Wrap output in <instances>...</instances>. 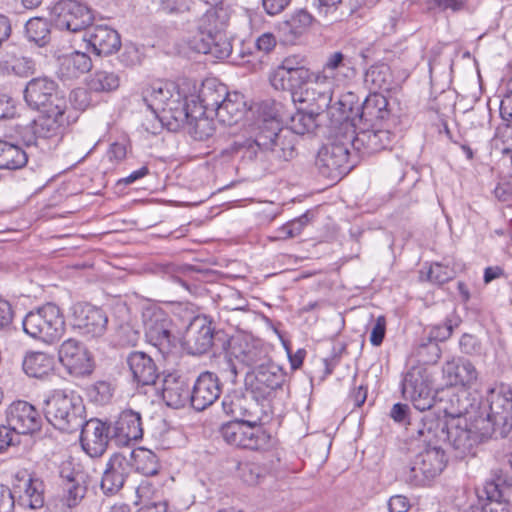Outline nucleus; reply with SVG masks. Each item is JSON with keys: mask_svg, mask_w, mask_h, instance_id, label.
<instances>
[{"mask_svg": "<svg viewBox=\"0 0 512 512\" xmlns=\"http://www.w3.org/2000/svg\"><path fill=\"white\" fill-rule=\"evenodd\" d=\"M433 2L442 11L451 10L455 13L470 10L469 0H433Z\"/></svg>", "mask_w": 512, "mask_h": 512, "instance_id": "nucleus-62", "label": "nucleus"}, {"mask_svg": "<svg viewBox=\"0 0 512 512\" xmlns=\"http://www.w3.org/2000/svg\"><path fill=\"white\" fill-rule=\"evenodd\" d=\"M343 128L347 140L352 142V148L363 154H372L391 146L395 135L387 129H369L368 126H358L355 118L345 119Z\"/></svg>", "mask_w": 512, "mask_h": 512, "instance_id": "nucleus-7", "label": "nucleus"}, {"mask_svg": "<svg viewBox=\"0 0 512 512\" xmlns=\"http://www.w3.org/2000/svg\"><path fill=\"white\" fill-rule=\"evenodd\" d=\"M35 70V62L23 55H7L0 60V76L28 77Z\"/></svg>", "mask_w": 512, "mask_h": 512, "instance_id": "nucleus-46", "label": "nucleus"}, {"mask_svg": "<svg viewBox=\"0 0 512 512\" xmlns=\"http://www.w3.org/2000/svg\"><path fill=\"white\" fill-rule=\"evenodd\" d=\"M131 472V463L124 453L113 454L106 464L100 488L105 495H115L124 486Z\"/></svg>", "mask_w": 512, "mask_h": 512, "instance_id": "nucleus-24", "label": "nucleus"}, {"mask_svg": "<svg viewBox=\"0 0 512 512\" xmlns=\"http://www.w3.org/2000/svg\"><path fill=\"white\" fill-rule=\"evenodd\" d=\"M190 271V267H177L173 264H165L161 266V272L164 277L173 283L181 286L184 290H189V284L185 279L186 274Z\"/></svg>", "mask_w": 512, "mask_h": 512, "instance_id": "nucleus-56", "label": "nucleus"}, {"mask_svg": "<svg viewBox=\"0 0 512 512\" xmlns=\"http://www.w3.org/2000/svg\"><path fill=\"white\" fill-rule=\"evenodd\" d=\"M332 94L333 86L314 74L302 90L295 93L293 102L305 104L306 109L322 113L330 106Z\"/></svg>", "mask_w": 512, "mask_h": 512, "instance_id": "nucleus-18", "label": "nucleus"}, {"mask_svg": "<svg viewBox=\"0 0 512 512\" xmlns=\"http://www.w3.org/2000/svg\"><path fill=\"white\" fill-rule=\"evenodd\" d=\"M162 398L167 406L179 409L191 403V388L187 380L177 373L165 375L162 384Z\"/></svg>", "mask_w": 512, "mask_h": 512, "instance_id": "nucleus-32", "label": "nucleus"}, {"mask_svg": "<svg viewBox=\"0 0 512 512\" xmlns=\"http://www.w3.org/2000/svg\"><path fill=\"white\" fill-rule=\"evenodd\" d=\"M460 323V319L452 315L451 317H447L444 324L433 326L429 329V331H425L423 336L429 339L431 342H443L447 340L455 327H457Z\"/></svg>", "mask_w": 512, "mask_h": 512, "instance_id": "nucleus-54", "label": "nucleus"}, {"mask_svg": "<svg viewBox=\"0 0 512 512\" xmlns=\"http://www.w3.org/2000/svg\"><path fill=\"white\" fill-rule=\"evenodd\" d=\"M146 341L163 355L171 352L175 345L172 320L159 308H148L142 314Z\"/></svg>", "mask_w": 512, "mask_h": 512, "instance_id": "nucleus-8", "label": "nucleus"}, {"mask_svg": "<svg viewBox=\"0 0 512 512\" xmlns=\"http://www.w3.org/2000/svg\"><path fill=\"white\" fill-rule=\"evenodd\" d=\"M246 113V103L243 95L237 92L230 93L224 103L218 107L215 115L218 121L224 125L237 124Z\"/></svg>", "mask_w": 512, "mask_h": 512, "instance_id": "nucleus-39", "label": "nucleus"}, {"mask_svg": "<svg viewBox=\"0 0 512 512\" xmlns=\"http://www.w3.org/2000/svg\"><path fill=\"white\" fill-rule=\"evenodd\" d=\"M24 99L35 110L67 109V101L58 91L57 83L47 77L31 79L25 87Z\"/></svg>", "mask_w": 512, "mask_h": 512, "instance_id": "nucleus-10", "label": "nucleus"}, {"mask_svg": "<svg viewBox=\"0 0 512 512\" xmlns=\"http://www.w3.org/2000/svg\"><path fill=\"white\" fill-rule=\"evenodd\" d=\"M415 354L419 362L423 364H434L439 360L441 350L436 342H431L425 336H422L415 348Z\"/></svg>", "mask_w": 512, "mask_h": 512, "instance_id": "nucleus-53", "label": "nucleus"}, {"mask_svg": "<svg viewBox=\"0 0 512 512\" xmlns=\"http://www.w3.org/2000/svg\"><path fill=\"white\" fill-rule=\"evenodd\" d=\"M402 392L420 412L430 410L434 406L435 398L432 389L419 369H412L405 375L402 381Z\"/></svg>", "mask_w": 512, "mask_h": 512, "instance_id": "nucleus-17", "label": "nucleus"}, {"mask_svg": "<svg viewBox=\"0 0 512 512\" xmlns=\"http://www.w3.org/2000/svg\"><path fill=\"white\" fill-rule=\"evenodd\" d=\"M214 328L205 318L195 317L184 335V345L189 354L202 355L213 345Z\"/></svg>", "mask_w": 512, "mask_h": 512, "instance_id": "nucleus-26", "label": "nucleus"}, {"mask_svg": "<svg viewBox=\"0 0 512 512\" xmlns=\"http://www.w3.org/2000/svg\"><path fill=\"white\" fill-rule=\"evenodd\" d=\"M321 113H316L313 110L306 109V111L298 110L291 116L290 126L287 128L292 131L297 137L307 133H312L318 127V118Z\"/></svg>", "mask_w": 512, "mask_h": 512, "instance_id": "nucleus-48", "label": "nucleus"}, {"mask_svg": "<svg viewBox=\"0 0 512 512\" xmlns=\"http://www.w3.org/2000/svg\"><path fill=\"white\" fill-rule=\"evenodd\" d=\"M286 381V373L271 359L264 365L248 373L246 383L256 399H267Z\"/></svg>", "mask_w": 512, "mask_h": 512, "instance_id": "nucleus-11", "label": "nucleus"}, {"mask_svg": "<svg viewBox=\"0 0 512 512\" xmlns=\"http://www.w3.org/2000/svg\"><path fill=\"white\" fill-rule=\"evenodd\" d=\"M312 19L309 12L299 10L292 15L291 19L286 22V25L294 36H299L311 25Z\"/></svg>", "mask_w": 512, "mask_h": 512, "instance_id": "nucleus-57", "label": "nucleus"}, {"mask_svg": "<svg viewBox=\"0 0 512 512\" xmlns=\"http://www.w3.org/2000/svg\"><path fill=\"white\" fill-rule=\"evenodd\" d=\"M54 365V357L44 352L27 353L22 363L24 372L35 378H42L50 374Z\"/></svg>", "mask_w": 512, "mask_h": 512, "instance_id": "nucleus-45", "label": "nucleus"}, {"mask_svg": "<svg viewBox=\"0 0 512 512\" xmlns=\"http://www.w3.org/2000/svg\"><path fill=\"white\" fill-rule=\"evenodd\" d=\"M80 442L83 450L91 457H100L106 451L109 441H112L111 424L93 418L84 419L80 427Z\"/></svg>", "mask_w": 512, "mask_h": 512, "instance_id": "nucleus-15", "label": "nucleus"}, {"mask_svg": "<svg viewBox=\"0 0 512 512\" xmlns=\"http://www.w3.org/2000/svg\"><path fill=\"white\" fill-rule=\"evenodd\" d=\"M221 391L218 376L210 371L202 372L191 389V406L197 411H203L220 397Z\"/></svg>", "mask_w": 512, "mask_h": 512, "instance_id": "nucleus-25", "label": "nucleus"}, {"mask_svg": "<svg viewBox=\"0 0 512 512\" xmlns=\"http://www.w3.org/2000/svg\"><path fill=\"white\" fill-rule=\"evenodd\" d=\"M27 160V154L21 147L0 140V169H19L25 166Z\"/></svg>", "mask_w": 512, "mask_h": 512, "instance_id": "nucleus-47", "label": "nucleus"}, {"mask_svg": "<svg viewBox=\"0 0 512 512\" xmlns=\"http://www.w3.org/2000/svg\"><path fill=\"white\" fill-rule=\"evenodd\" d=\"M274 70H284L288 73L291 71H312L307 67V58L303 55H289L285 57Z\"/></svg>", "mask_w": 512, "mask_h": 512, "instance_id": "nucleus-58", "label": "nucleus"}, {"mask_svg": "<svg viewBox=\"0 0 512 512\" xmlns=\"http://www.w3.org/2000/svg\"><path fill=\"white\" fill-rule=\"evenodd\" d=\"M258 400L253 395L248 397L234 391L224 396L222 408L225 414L234 418V421L259 424L261 421V408Z\"/></svg>", "mask_w": 512, "mask_h": 512, "instance_id": "nucleus-16", "label": "nucleus"}, {"mask_svg": "<svg viewBox=\"0 0 512 512\" xmlns=\"http://www.w3.org/2000/svg\"><path fill=\"white\" fill-rule=\"evenodd\" d=\"M297 142L298 137L292 131L278 128V125L275 128L265 126L255 139L235 140L230 149L232 152L246 150L249 157L254 155L256 158L279 165L297 155Z\"/></svg>", "mask_w": 512, "mask_h": 512, "instance_id": "nucleus-2", "label": "nucleus"}, {"mask_svg": "<svg viewBox=\"0 0 512 512\" xmlns=\"http://www.w3.org/2000/svg\"><path fill=\"white\" fill-rule=\"evenodd\" d=\"M23 331L33 339L53 344L65 333V320L60 308L46 303L29 311L22 320Z\"/></svg>", "mask_w": 512, "mask_h": 512, "instance_id": "nucleus-5", "label": "nucleus"}, {"mask_svg": "<svg viewBox=\"0 0 512 512\" xmlns=\"http://www.w3.org/2000/svg\"><path fill=\"white\" fill-rule=\"evenodd\" d=\"M205 112H201L200 116L190 114L189 120L184 124L187 126L188 133L195 139L203 141L214 134V123L208 117L203 116Z\"/></svg>", "mask_w": 512, "mask_h": 512, "instance_id": "nucleus-50", "label": "nucleus"}, {"mask_svg": "<svg viewBox=\"0 0 512 512\" xmlns=\"http://www.w3.org/2000/svg\"><path fill=\"white\" fill-rule=\"evenodd\" d=\"M211 40H197V38L190 41L191 47L198 53L210 54L217 59H225L230 56L232 52V45L228 40L225 31L211 37Z\"/></svg>", "mask_w": 512, "mask_h": 512, "instance_id": "nucleus-41", "label": "nucleus"}, {"mask_svg": "<svg viewBox=\"0 0 512 512\" xmlns=\"http://www.w3.org/2000/svg\"><path fill=\"white\" fill-rule=\"evenodd\" d=\"M240 476L248 485H256L263 477V469L255 463H245L240 467Z\"/></svg>", "mask_w": 512, "mask_h": 512, "instance_id": "nucleus-60", "label": "nucleus"}, {"mask_svg": "<svg viewBox=\"0 0 512 512\" xmlns=\"http://www.w3.org/2000/svg\"><path fill=\"white\" fill-rule=\"evenodd\" d=\"M92 60L87 53L75 51L61 59L59 73L65 79H75L89 72Z\"/></svg>", "mask_w": 512, "mask_h": 512, "instance_id": "nucleus-42", "label": "nucleus"}, {"mask_svg": "<svg viewBox=\"0 0 512 512\" xmlns=\"http://www.w3.org/2000/svg\"><path fill=\"white\" fill-rule=\"evenodd\" d=\"M40 111L41 114L33 120L34 129L40 139H49L60 135L66 122V109L50 108Z\"/></svg>", "mask_w": 512, "mask_h": 512, "instance_id": "nucleus-37", "label": "nucleus"}, {"mask_svg": "<svg viewBox=\"0 0 512 512\" xmlns=\"http://www.w3.org/2000/svg\"><path fill=\"white\" fill-rule=\"evenodd\" d=\"M220 435L227 444L249 450L266 449L270 443V435L258 424L243 421H230L223 424Z\"/></svg>", "mask_w": 512, "mask_h": 512, "instance_id": "nucleus-9", "label": "nucleus"}, {"mask_svg": "<svg viewBox=\"0 0 512 512\" xmlns=\"http://www.w3.org/2000/svg\"><path fill=\"white\" fill-rule=\"evenodd\" d=\"M56 26L69 32L86 31L93 22L91 9L75 0H61L54 6Z\"/></svg>", "mask_w": 512, "mask_h": 512, "instance_id": "nucleus-13", "label": "nucleus"}, {"mask_svg": "<svg viewBox=\"0 0 512 512\" xmlns=\"http://www.w3.org/2000/svg\"><path fill=\"white\" fill-rule=\"evenodd\" d=\"M230 356L240 364L253 370L270 360L267 349L259 342L238 340L230 347Z\"/></svg>", "mask_w": 512, "mask_h": 512, "instance_id": "nucleus-30", "label": "nucleus"}, {"mask_svg": "<svg viewBox=\"0 0 512 512\" xmlns=\"http://www.w3.org/2000/svg\"><path fill=\"white\" fill-rule=\"evenodd\" d=\"M390 416L395 422L408 425L407 430L409 431L411 436L416 439H419V435L416 430H412V427L415 429L418 425L421 426L422 422L426 418H434V416H432V415H425L419 421H417L415 418L414 419L415 422H412L411 421L412 416L409 413L408 405L402 404V403H396L393 405L391 412H390Z\"/></svg>", "mask_w": 512, "mask_h": 512, "instance_id": "nucleus-52", "label": "nucleus"}, {"mask_svg": "<svg viewBox=\"0 0 512 512\" xmlns=\"http://www.w3.org/2000/svg\"><path fill=\"white\" fill-rule=\"evenodd\" d=\"M442 371L447 382L454 386H471L478 379V372L475 366L464 358L447 361Z\"/></svg>", "mask_w": 512, "mask_h": 512, "instance_id": "nucleus-36", "label": "nucleus"}, {"mask_svg": "<svg viewBox=\"0 0 512 512\" xmlns=\"http://www.w3.org/2000/svg\"><path fill=\"white\" fill-rule=\"evenodd\" d=\"M88 87L95 92L113 91L119 87V77L114 72L99 70L90 76Z\"/></svg>", "mask_w": 512, "mask_h": 512, "instance_id": "nucleus-51", "label": "nucleus"}, {"mask_svg": "<svg viewBox=\"0 0 512 512\" xmlns=\"http://www.w3.org/2000/svg\"><path fill=\"white\" fill-rule=\"evenodd\" d=\"M276 44V37L270 32L261 34L255 41L256 49L264 54H268L274 50Z\"/></svg>", "mask_w": 512, "mask_h": 512, "instance_id": "nucleus-64", "label": "nucleus"}, {"mask_svg": "<svg viewBox=\"0 0 512 512\" xmlns=\"http://www.w3.org/2000/svg\"><path fill=\"white\" fill-rule=\"evenodd\" d=\"M87 48L97 56H109L121 47L119 33L107 25H92L83 34Z\"/></svg>", "mask_w": 512, "mask_h": 512, "instance_id": "nucleus-21", "label": "nucleus"}, {"mask_svg": "<svg viewBox=\"0 0 512 512\" xmlns=\"http://www.w3.org/2000/svg\"><path fill=\"white\" fill-rule=\"evenodd\" d=\"M112 441L118 446H126L131 441L142 438L143 430L140 414L132 410L122 411L111 424Z\"/></svg>", "mask_w": 512, "mask_h": 512, "instance_id": "nucleus-27", "label": "nucleus"}, {"mask_svg": "<svg viewBox=\"0 0 512 512\" xmlns=\"http://www.w3.org/2000/svg\"><path fill=\"white\" fill-rule=\"evenodd\" d=\"M230 93L225 85L214 79L206 80L199 92V100L203 112H216Z\"/></svg>", "mask_w": 512, "mask_h": 512, "instance_id": "nucleus-40", "label": "nucleus"}, {"mask_svg": "<svg viewBox=\"0 0 512 512\" xmlns=\"http://www.w3.org/2000/svg\"><path fill=\"white\" fill-rule=\"evenodd\" d=\"M58 359L69 374L88 375L93 371L91 353L80 341L69 338L58 348Z\"/></svg>", "mask_w": 512, "mask_h": 512, "instance_id": "nucleus-14", "label": "nucleus"}, {"mask_svg": "<svg viewBox=\"0 0 512 512\" xmlns=\"http://www.w3.org/2000/svg\"><path fill=\"white\" fill-rule=\"evenodd\" d=\"M313 75L314 71L288 73L284 70H273L269 75V82L275 90L289 92L293 101L295 93L302 90Z\"/></svg>", "mask_w": 512, "mask_h": 512, "instance_id": "nucleus-35", "label": "nucleus"}, {"mask_svg": "<svg viewBox=\"0 0 512 512\" xmlns=\"http://www.w3.org/2000/svg\"><path fill=\"white\" fill-rule=\"evenodd\" d=\"M127 458L130 460L131 469L134 468L136 472L144 476H154L161 468L158 456L144 447L132 450Z\"/></svg>", "mask_w": 512, "mask_h": 512, "instance_id": "nucleus-43", "label": "nucleus"}, {"mask_svg": "<svg viewBox=\"0 0 512 512\" xmlns=\"http://www.w3.org/2000/svg\"><path fill=\"white\" fill-rule=\"evenodd\" d=\"M50 23L43 17L29 19L25 25V35L30 42L42 47L50 41Z\"/></svg>", "mask_w": 512, "mask_h": 512, "instance_id": "nucleus-49", "label": "nucleus"}, {"mask_svg": "<svg viewBox=\"0 0 512 512\" xmlns=\"http://www.w3.org/2000/svg\"><path fill=\"white\" fill-rule=\"evenodd\" d=\"M390 110L388 109L387 98L377 92L370 93L364 100L361 107L357 108L355 116L358 126H374L376 122L388 119ZM346 119H351L347 117Z\"/></svg>", "mask_w": 512, "mask_h": 512, "instance_id": "nucleus-29", "label": "nucleus"}, {"mask_svg": "<svg viewBox=\"0 0 512 512\" xmlns=\"http://www.w3.org/2000/svg\"><path fill=\"white\" fill-rule=\"evenodd\" d=\"M364 83L370 91H390L394 85L391 68L386 63H376L368 68L364 75Z\"/></svg>", "mask_w": 512, "mask_h": 512, "instance_id": "nucleus-44", "label": "nucleus"}, {"mask_svg": "<svg viewBox=\"0 0 512 512\" xmlns=\"http://www.w3.org/2000/svg\"><path fill=\"white\" fill-rule=\"evenodd\" d=\"M314 74L334 87L335 83L354 77L355 69L342 52L336 51L327 57L322 68L314 71Z\"/></svg>", "mask_w": 512, "mask_h": 512, "instance_id": "nucleus-31", "label": "nucleus"}, {"mask_svg": "<svg viewBox=\"0 0 512 512\" xmlns=\"http://www.w3.org/2000/svg\"><path fill=\"white\" fill-rule=\"evenodd\" d=\"M509 487H512V477H507L500 471L494 474L493 479L486 481L482 488H477L478 499L488 501L482 505L481 512H512L508 504L502 501L505 489Z\"/></svg>", "mask_w": 512, "mask_h": 512, "instance_id": "nucleus-19", "label": "nucleus"}, {"mask_svg": "<svg viewBox=\"0 0 512 512\" xmlns=\"http://www.w3.org/2000/svg\"><path fill=\"white\" fill-rule=\"evenodd\" d=\"M43 412L55 428L73 433L83 426L85 407L82 398L74 392L53 391L43 401Z\"/></svg>", "mask_w": 512, "mask_h": 512, "instance_id": "nucleus-3", "label": "nucleus"}, {"mask_svg": "<svg viewBox=\"0 0 512 512\" xmlns=\"http://www.w3.org/2000/svg\"><path fill=\"white\" fill-rule=\"evenodd\" d=\"M190 114L186 97L177 89L156 118L162 125L167 126L168 129L176 130L184 126L187 120H189Z\"/></svg>", "mask_w": 512, "mask_h": 512, "instance_id": "nucleus-34", "label": "nucleus"}, {"mask_svg": "<svg viewBox=\"0 0 512 512\" xmlns=\"http://www.w3.org/2000/svg\"><path fill=\"white\" fill-rule=\"evenodd\" d=\"M486 403L487 420L492 426L512 427V390L509 387L490 389Z\"/></svg>", "mask_w": 512, "mask_h": 512, "instance_id": "nucleus-20", "label": "nucleus"}, {"mask_svg": "<svg viewBox=\"0 0 512 512\" xmlns=\"http://www.w3.org/2000/svg\"><path fill=\"white\" fill-rule=\"evenodd\" d=\"M455 276V271L440 263L433 264L428 271V278L431 282L443 284Z\"/></svg>", "mask_w": 512, "mask_h": 512, "instance_id": "nucleus-59", "label": "nucleus"}, {"mask_svg": "<svg viewBox=\"0 0 512 512\" xmlns=\"http://www.w3.org/2000/svg\"><path fill=\"white\" fill-rule=\"evenodd\" d=\"M439 411H443L447 420L442 423L437 418H426L421 426L418 425L415 430L419 435V439L431 444L433 440L448 441L455 451V457L464 458L472 453L473 448L479 444L482 439L487 436L495 426L487 421V426L481 428L478 425H470L467 419L463 417L467 413L466 407L454 408L440 407ZM412 430L414 428L412 427Z\"/></svg>", "mask_w": 512, "mask_h": 512, "instance_id": "nucleus-1", "label": "nucleus"}, {"mask_svg": "<svg viewBox=\"0 0 512 512\" xmlns=\"http://www.w3.org/2000/svg\"><path fill=\"white\" fill-rule=\"evenodd\" d=\"M177 89L174 83L156 81L143 90L142 99L156 117Z\"/></svg>", "mask_w": 512, "mask_h": 512, "instance_id": "nucleus-38", "label": "nucleus"}, {"mask_svg": "<svg viewBox=\"0 0 512 512\" xmlns=\"http://www.w3.org/2000/svg\"><path fill=\"white\" fill-rule=\"evenodd\" d=\"M71 323L82 335L98 338L107 330L108 316L99 307L88 303H76L71 307Z\"/></svg>", "mask_w": 512, "mask_h": 512, "instance_id": "nucleus-12", "label": "nucleus"}, {"mask_svg": "<svg viewBox=\"0 0 512 512\" xmlns=\"http://www.w3.org/2000/svg\"><path fill=\"white\" fill-rule=\"evenodd\" d=\"M126 362L133 380L138 385L155 384L159 371L151 356L141 351H133L127 356Z\"/></svg>", "mask_w": 512, "mask_h": 512, "instance_id": "nucleus-33", "label": "nucleus"}, {"mask_svg": "<svg viewBox=\"0 0 512 512\" xmlns=\"http://www.w3.org/2000/svg\"><path fill=\"white\" fill-rule=\"evenodd\" d=\"M228 19V14L222 7L208 8L193 20V39L211 40V37L225 31Z\"/></svg>", "mask_w": 512, "mask_h": 512, "instance_id": "nucleus-28", "label": "nucleus"}, {"mask_svg": "<svg viewBox=\"0 0 512 512\" xmlns=\"http://www.w3.org/2000/svg\"><path fill=\"white\" fill-rule=\"evenodd\" d=\"M63 502L69 507H75L80 500L84 497L86 488L80 483V479H70L68 483L63 486Z\"/></svg>", "mask_w": 512, "mask_h": 512, "instance_id": "nucleus-55", "label": "nucleus"}, {"mask_svg": "<svg viewBox=\"0 0 512 512\" xmlns=\"http://www.w3.org/2000/svg\"><path fill=\"white\" fill-rule=\"evenodd\" d=\"M341 0H315L314 6L319 17L332 20Z\"/></svg>", "mask_w": 512, "mask_h": 512, "instance_id": "nucleus-61", "label": "nucleus"}, {"mask_svg": "<svg viewBox=\"0 0 512 512\" xmlns=\"http://www.w3.org/2000/svg\"><path fill=\"white\" fill-rule=\"evenodd\" d=\"M120 61L127 67H134L141 63V53L135 45H126L120 56Z\"/></svg>", "mask_w": 512, "mask_h": 512, "instance_id": "nucleus-63", "label": "nucleus"}, {"mask_svg": "<svg viewBox=\"0 0 512 512\" xmlns=\"http://www.w3.org/2000/svg\"><path fill=\"white\" fill-rule=\"evenodd\" d=\"M6 421L17 434L34 433L42 423L38 411L26 401L13 402L6 410Z\"/></svg>", "mask_w": 512, "mask_h": 512, "instance_id": "nucleus-23", "label": "nucleus"}, {"mask_svg": "<svg viewBox=\"0 0 512 512\" xmlns=\"http://www.w3.org/2000/svg\"><path fill=\"white\" fill-rule=\"evenodd\" d=\"M426 448L416 455L405 473V481L413 486H425L437 477L446 465L445 453L438 445L437 439L431 444L424 442Z\"/></svg>", "mask_w": 512, "mask_h": 512, "instance_id": "nucleus-6", "label": "nucleus"}, {"mask_svg": "<svg viewBox=\"0 0 512 512\" xmlns=\"http://www.w3.org/2000/svg\"><path fill=\"white\" fill-rule=\"evenodd\" d=\"M350 147L352 142L347 140L343 122L335 130L329 141L318 151L315 166L320 175L337 182L353 168L350 163Z\"/></svg>", "mask_w": 512, "mask_h": 512, "instance_id": "nucleus-4", "label": "nucleus"}, {"mask_svg": "<svg viewBox=\"0 0 512 512\" xmlns=\"http://www.w3.org/2000/svg\"><path fill=\"white\" fill-rule=\"evenodd\" d=\"M12 491L15 503L23 508L35 510L44 505L43 481L27 473L16 476Z\"/></svg>", "mask_w": 512, "mask_h": 512, "instance_id": "nucleus-22", "label": "nucleus"}]
</instances>
